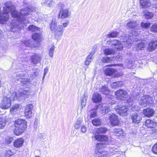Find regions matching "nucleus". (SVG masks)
<instances>
[{
    "instance_id": "nucleus-13",
    "label": "nucleus",
    "mask_w": 157,
    "mask_h": 157,
    "mask_svg": "<svg viewBox=\"0 0 157 157\" xmlns=\"http://www.w3.org/2000/svg\"><path fill=\"white\" fill-rule=\"evenodd\" d=\"M157 124V123L154 120L148 119L145 121V125L148 128H155Z\"/></svg>"
},
{
    "instance_id": "nucleus-18",
    "label": "nucleus",
    "mask_w": 157,
    "mask_h": 157,
    "mask_svg": "<svg viewBox=\"0 0 157 157\" xmlns=\"http://www.w3.org/2000/svg\"><path fill=\"white\" fill-rule=\"evenodd\" d=\"M31 60L34 64L38 63L41 60V56L39 54H35L31 57Z\"/></svg>"
},
{
    "instance_id": "nucleus-55",
    "label": "nucleus",
    "mask_w": 157,
    "mask_h": 157,
    "mask_svg": "<svg viewBox=\"0 0 157 157\" xmlns=\"http://www.w3.org/2000/svg\"><path fill=\"white\" fill-rule=\"evenodd\" d=\"M101 141H106L108 139V137L105 136L101 135Z\"/></svg>"
},
{
    "instance_id": "nucleus-63",
    "label": "nucleus",
    "mask_w": 157,
    "mask_h": 157,
    "mask_svg": "<svg viewBox=\"0 0 157 157\" xmlns=\"http://www.w3.org/2000/svg\"><path fill=\"white\" fill-rule=\"evenodd\" d=\"M30 12H31L32 11H33V10L31 11V9L30 8ZM31 13V12H30V13Z\"/></svg>"
},
{
    "instance_id": "nucleus-33",
    "label": "nucleus",
    "mask_w": 157,
    "mask_h": 157,
    "mask_svg": "<svg viewBox=\"0 0 157 157\" xmlns=\"http://www.w3.org/2000/svg\"><path fill=\"white\" fill-rule=\"evenodd\" d=\"M148 99H141L139 101V104L143 107H146L147 106Z\"/></svg>"
},
{
    "instance_id": "nucleus-7",
    "label": "nucleus",
    "mask_w": 157,
    "mask_h": 157,
    "mask_svg": "<svg viewBox=\"0 0 157 157\" xmlns=\"http://www.w3.org/2000/svg\"><path fill=\"white\" fill-rule=\"evenodd\" d=\"M33 75H30V76L27 78H25L24 77V74H19L17 75V77L18 79H21L20 81L23 82H29L31 80L33 79L36 76L38 75V72L36 71L33 72Z\"/></svg>"
},
{
    "instance_id": "nucleus-23",
    "label": "nucleus",
    "mask_w": 157,
    "mask_h": 157,
    "mask_svg": "<svg viewBox=\"0 0 157 157\" xmlns=\"http://www.w3.org/2000/svg\"><path fill=\"white\" fill-rule=\"evenodd\" d=\"M132 121L134 123H139L142 119V117L138 115L137 113H135L132 116Z\"/></svg>"
},
{
    "instance_id": "nucleus-56",
    "label": "nucleus",
    "mask_w": 157,
    "mask_h": 157,
    "mask_svg": "<svg viewBox=\"0 0 157 157\" xmlns=\"http://www.w3.org/2000/svg\"><path fill=\"white\" fill-rule=\"evenodd\" d=\"M118 87H121L123 84V82L122 81H117Z\"/></svg>"
},
{
    "instance_id": "nucleus-35",
    "label": "nucleus",
    "mask_w": 157,
    "mask_h": 157,
    "mask_svg": "<svg viewBox=\"0 0 157 157\" xmlns=\"http://www.w3.org/2000/svg\"><path fill=\"white\" fill-rule=\"evenodd\" d=\"M6 121L4 119L0 117V129L4 128L6 125Z\"/></svg>"
},
{
    "instance_id": "nucleus-58",
    "label": "nucleus",
    "mask_w": 157,
    "mask_h": 157,
    "mask_svg": "<svg viewBox=\"0 0 157 157\" xmlns=\"http://www.w3.org/2000/svg\"><path fill=\"white\" fill-rule=\"evenodd\" d=\"M38 123V120L37 119H36L34 122V126L36 127Z\"/></svg>"
},
{
    "instance_id": "nucleus-37",
    "label": "nucleus",
    "mask_w": 157,
    "mask_h": 157,
    "mask_svg": "<svg viewBox=\"0 0 157 157\" xmlns=\"http://www.w3.org/2000/svg\"><path fill=\"white\" fill-rule=\"evenodd\" d=\"M81 123L82 121L81 120L79 119L77 120L74 124V128L76 129L79 128L81 126Z\"/></svg>"
},
{
    "instance_id": "nucleus-12",
    "label": "nucleus",
    "mask_w": 157,
    "mask_h": 157,
    "mask_svg": "<svg viewBox=\"0 0 157 157\" xmlns=\"http://www.w3.org/2000/svg\"><path fill=\"white\" fill-rule=\"evenodd\" d=\"M157 47V41L151 40L148 44L147 49L149 52H152L155 50Z\"/></svg>"
},
{
    "instance_id": "nucleus-28",
    "label": "nucleus",
    "mask_w": 157,
    "mask_h": 157,
    "mask_svg": "<svg viewBox=\"0 0 157 157\" xmlns=\"http://www.w3.org/2000/svg\"><path fill=\"white\" fill-rule=\"evenodd\" d=\"M32 38L35 40L40 41L41 40V34L38 33H34L32 35Z\"/></svg>"
},
{
    "instance_id": "nucleus-4",
    "label": "nucleus",
    "mask_w": 157,
    "mask_h": 157,
    "mask_svg": "<svg viewBox=\"0 0 157 157\" xmlns=\"http://www.w3.org/2000/svg\"><path fill=\"white\" fill-rule=\"evenodd\" d=\"M107 44L111 45L112 48H107L103 51L104 54L105 55L113 54L116 50L120 51L123 49V46L120 41L116 40H110L107 41Z\"/></svg>"
},
{
    "instance_id": "nucleus-45",
    "label": "nucleus",
    "mask_w": 157,
    "mask_h": 157,
    "mask_svg": "<svg viewBox=\"0 0 157 157\" xmlns=\"http://www.w3.org/2000/svg\"><path fill=\"white\" fill-rule=\"evenodd\" d=\"M151 31L152 32H157V24H154L152 26Z\"/></svg>"
},
{
    "instance_id": "nucleus-47",
    "label": "nucleus",
    "mask_w": 157,
    "mask_h": 157,
    "mask_svg": "<svg viewBox=\"0 0 157 157\" xmlns=\"http://www.w3.org/2000/svg\"><path fill=\"white\" fill-rule=\"evenodd\" d=\"M135 33V32H132V36H130L126 40V41L127 42H128L129 40H131L132 39V38H134V39H135V37H136V35L135 34H133V33Z\"/></svg>"
},
{
    "instance_id": "nucleus-26",
    "label": "nucleus",
    "mask_w": 157,
    "mask_h": 157,
    "mask_svg": "<svg viewBox=\"0 0 157 157\" xmlns=\"http://www.w3.org/2000/svg\"><path fill=\"white\" fill-rule=\"evenodd\" d=\"M99 91L102 94L106 95L108 94L110 91L109 89L108 88L107 86L106 85L102 86L99 89Z\"/></svg>"
},
{
    "instance_id": "nucleus-15",
    "label": "nucleus",
    "mask_w": 157,
    "mask_h": 157,
    "mask_svg": "<svg viewBox=\"0 0 157 157\" xmlns=\"http://www.w3.org/2000/svg\"><path fill=\"white\" fill-rule=\"evenodd\" d=\"M138 25L136 21L131 20L128 21L127 23L126 27L129 29H135L137 27Z\"/></svg>"
},
{
    "instance_id": "nucleus-1",
    "label": "nucleus",
    "mask_w": 157,
    "mask_h": 157,
    "mask_svg": "<svg viewBox=\"0 0 157 157\" xmlns=\"http://www.w3.org/2000/svg\"><path fill=\"white\" fill-rule=\"evenodd\" d=\"M69 23V20H66L62 24V26L57 25V22L55 19H53L50 25V29L54 32L56 39L60 40L63 33V27H66Z\"/></svg>"
},
{
    "instance_id": "nucleus-62",
    "label": "nucleus",
    "mask_w": 157,
    "mask_h": 157,
    "mask_svg": "<svg viewBox=\"0 0 157 157\" xmlns=\"http://www.w3.org/2000/svg\"><path fill=\"white\" fill-rule=\"evenodd\" d=\"M35 157H41L39 155H37V156H35Z\"/></svg>"
},
{
    "instance_id": "nucleus-31",
    "label": "nucleus",
    "mask_w": 157,
    "mask_h": 157,
    "mask_svg": "<svg viewBox=\"0 0 157 157\" xmlns=\"http://www.w3.org/2000/svg\"><path fill=\"white\" fill-rule=\"evenodd\" d=\"M144 15L147 19H150L153 17V14L152 13L149 12L147 11L144 10L143 11Z\"/></svg>"
},
{
    "instance_id": "nucleus-36",
    "label": "nucleus",
    "mask_w": 157,
    "mask_h": 157,
    "mask_svg": "<svg viewBox=\"0 0 157 157\" xmlns=\"http://www.w3.org/2000/svg\"><path fill=\"white\" fill-rule=\"evenodd\" d=\"M92 123L94 126H99L101 123V121L99 119L95 118L92 121Z\"/></svg>"
},
{
    "instance_id": "nucleus-46",
    "label": "nucleus",
    "mask_w": 157,
    "mask_h": 157,
    "mask_svg": "<svg viewBox=\"0 0 157 157\" xmlns=\"http://www.w3.org/2000/svg\"><path fill=\"white\" fill-rule=\"evenodd\" d=\"M93 138L98 141H101V135H95Z\"/></svg>"
},
{
    "instance_id": "nucleus-57",
    "label": "nucleus",
    "mask_w": 157,
    "mask_h": 157,
    "mask_svg": "<svg viewBox=\"0 0 157 157\" xmlns=\"http://www.w3.org/2000/svg\"><path fill=\"white\" fill-rule=\"evenodd\" d=\"M64 5L61 2L59 3L58 4V6L61 8L62 9H63L64 7Z\"/></svg>"
},
{
    "instance_id": "nucleus-59",
    "label": "nucleus",
    "mask_w": 157,
    "mask_h": 157,
    "mask_svg": "<svg viewBox=\"0 0 157 157\" xmlns=\"http://www.w3.org/2000/svg\"><path fill=\"white\" fill-rule=\"evenodd\" d=\"M43 19H44V16L43 15H42V17H41V18H40L39 17L37 19V21H38L39 22H40V21L43 20Z\"/></svg>"
},
{
    "instance_id": "nucleus-61",
    "label": "nucleus",
    "mask_w": 157,
    "mask_h": 157,
    "mask_svg": "<svg viewBox=\"0 0 157 157\" xmlns=\"http://www.w3.org/2000/svg\"><path fill=\"white\" fill-rule=\"evenodd\" d=\"M2 31L0 29V36L2 34Z\"/></svg>"
},
{
    "instance_id": "nucleus-41",
    "label": "nucleus",
    "mask_w": 157,
    "mask_h": 157,
    "mask_svg": "<svg viewBox=\"0 0 157 157\" xmlns=\"http://www.w3.org/2000/svg\"><path fill=\"white\" fill-rule=\"evenodd\" d=\"M150 25L151 24L149 23H144L142 22L141 24V26L142 28L144 29L148 28Z\"/></svg>"
},
{
    "instance_id": "nucleus-60",
    "label": "nucleus",
    "mask_w": 157,
    "mask_h": 157,
    "mask_svg": "<svg viewBox=\"0 0 157 157\" xmlns=\"http://www.w3.org/2000/svg\"><path fill=\"white\" fill-rule=\"evenodd\" d=\"M111 102V103L110 104H114L115 103L116 101L115 100H112V99H109V102Z\"/></svg>"
},
{
    "instance_id": "nucleus-22",
    "label": "nucleus",
    "mask_w": 157,
    "mask_h": 157,
    "mask_svg": "<svg viewBox=\"0 0 157 157\" xmlns=\"http://www.w3.org/2000/svg\"><path fill=\"white\" fill-rule=\"evenodd\" d=\"M20 111V107L18 104L13 105L10 109V113L12 115H15L19 112Z\"/></svg>"
},
{
    "instance_id": "nucleus-17",
    "label": "nucleus",
    "mask_w": 157,
    "mask_h": 157,
    "mask_svg": "<svg viewBox=\"0 0 157 157\" xmlns=\"http://www.w3.org/2000/svg\"><path fill=\"white\" fill-rule=\"evenodd\" d=\"M140 4L143 8H148L151 5L150 0H140Z\"/></svg>"
},
{
    "instance_id": "nucleus-11",
    "label": "nucleus",
    "mask_w": 157,
    "mask_h": 157,
    "mask_svg": "<svg viewBox=\"0 0 157 157\" xmlns=\"http://www.w3.org/2000/svg\"><path fill=\"white\" fill-rule=\"evenodd\" d=\"M70 14L68 9H61L60 10L59 17L61 19H64L69 17Z\"/></svg>"
},
{
    "instance_id": "nucleus-6",
    "label": "nucleus",
    "mask_w": 157,
    "mask_h": 157,
    "mask_svg": "<svg viewBox=\"0 0 157 157\" xmlns=\"http://www.w3.org/2000/svg\"><path fill=\"white\" fill-rule=\"evenodd\" d=\"M109 153H108L106 151H103L101 149H96L95 151L96 154L98 155V157H108L109 154L112 153L114 154L115 152H119V154H120L121 151H119V148L117 146H112L109 147Z\"/></svg>"
},
{
    "instance_id": "nucleus-19",
    "label": "nucleus",
    "mask_w": 157,
    "mask_h": 157,
    "mask_svg": "<svg viewBox=\"0 0 157 157\" xmlns=\"http://www.w3.org/2000/svg\"><path fill=\"white\" fill-rule=\"evenodd\" d=\"M143 112L145 116L148 117H150L153 115L155 111L152 109L147 108L144 109Z\"/></svg>"
},
{
    "instance_id": "nucleus-30",
    "label": "nucleus",
    "mask_w": 157,
    "mask_h": 157,
    "mask_svg": "<svg viewBox=\"0 0 157 157\" xmlns=\"http://www.w3.org/2000/svg\"><path fill=\"white\" fill-rule=\"evenodd\" d=\"M116 71L114 69L109 68L106 69L105 71V74L107 75L110 76L115 73Z\"/></svg>"
},
{
    "instance_id": "nucleus-32",
    "label": "nucleus",
    "mask_w": 157,
    "mask_h": 157,
    "mask_svg": "<svg viewBox=\"0 0 157 157\" xmlns=\"http://www.w3.org/2000/svg\"><path fill=\"white\" fill-rule=\"evenodd\" d=\"M113 60V58L108 57H105L101 59V61L103 63H108L111 62Z\"/></svg>"
},
{
    "instance_id": "nucleus-52",
    "label": "nucleus",
    "mask_w": 157,
    "mask_h": 157,
    "mask_svg": "<svg viewBox=\"0 0 157 157\" xmlns=\"http://www.w3.org/2000/svg\"><path fill=\"white\" fill-rule=\"evenodd\" d=\"M48 67H47L45 68L44 70V76H43V80L45 76L48 73Z\"/></svg>"
},
{
    "instance_id": "nucleus-34",
    "label": "nucleus",
    "mask_w": 157,
    "mask_h": 157,
    "mask_svg": "<svg viewBox=\"0 0 157 157\" xmlns=\"http://www.w3.org/2000/svg\"><path fill=\"white\" fill-rule=\"evenodd\" d=\"M118 33L116 31L108 33L107 35V37L108 38H114L117 37Z\"/></svg>"
},
{
    "instance_id": "nucleus-20",
    "label": "nucleus",
    "mask_w": 157,
    "mask_h": 157,
    "mask_svg": "<svg viewBox=\"0 0 157 157\" xmlns=\"http://www.w3.org/2000/svg\"><path fill=\"white\" fill-rule=\"evenodd\" d=\"M10 102L8 99H3L0 105V107L2 109H7L9 106Z\"/></svg>"
},
{
    "instance_id": "nucleus-8",
    "label": "nucleus",
    "mask_w": 157,
    "mask_h": 157,
    "mask_svg": "<svg viewBox=\"0 0 157 157\" xmlns=\"http://www.w3.org/2000/svg\"><path fill=\"white\" fill-rule=\"evenodd\" d=\"M116 110V112L121 116H125L128 114V108L126 106H118Z\"/></svg>"
},
{
    "instance_id": "nucleus-21",
    "label": "nucleus",
    "mask_w": 157,
    "mask_h": 157,
    "mask_svg": "<svg viewBox=\"0 0 157 157\" xmlns=\"http://www.w3.org/2000/svg\"><path fill=\"white\" fill-rule=\"evenodd\" d=\"M24 142V139L22 138H20L16 140L13 142V146L17 148L19 147L22 146Z\"/></svg>"
},
{
    "instance_id": "nucleus-39",
    "label": "nucleus",
    "mask_w": 157,
    "mask_h": 157,
    "mask_svg": "<svg viewBox=\"0 0 157 157\" xmlns=\"http://www.w3.org/2000/svg\"><path fill=\"white\" fill-rule=\"evenodd\" d=\"M107 131V128L104 127H100L97 130V132L98 133H105Z\"/></svg>"
},
{
    "instance_id": "nucleus-42",
    "label": "nucleus",
    "mask_w": 157,
    "mask_h": 157,
    "mask_svg": "<svg viewBox=\"0 0 157 157\" xmlns=\"http://www.w3.org/2000/svg\"><path fill=\"white\" fill-rule=\"evenodd\" d=\"M39 28L36 27L35 26L33 25H30L29 27V30L32 32L37 30H39Z\"/></svg>"
},
{
    "instance_id": "nucleus-38",
    "label": "nucleus",
    "mask_w": 157,
    "mask_h": 157,
    "mask_svg": "<svg viewBox=\"0 0 157 157\" xmlns=\"http://www.w3.org/2000/svg\"><path fill=\"white\" fill-rule=\"evenodd\" d=\"M22 43L23 44L25 45L26 46H30L31 47H36L37 45H31V44H32V42L28 40H25L24 41H22Z\"/></svg>"
},
{
    "instance_id": "nucleus-50",
    "label": "nucleus",
    "mask_w": 157,
    "mask_h": 157,
    "mask_svg": "<svg viewBox=\"0 0 157 157\" xmlns=\"http://www.w3.org/2000/svg\"><path fill=\"white\" fill-rule=\"evenodd\" d=\"M132 62H129V63L127 64V68H134L133 66L132 65Z\"/></svg>"
},
{
    "instance_id": "nucleus-49",
    "label": "nucleus",
    "mask_w": 157,
    "mask_h": 157,
    "mask_svg": "<svg viewBox=\"0 0 157 157\" xmlns=\"http://www.w3.org/2000/svg\"><path fill=\"white\" fill-rule=\"evenodd\" d=\"M86 100V99H82L81 101V105L82 108L85 107V106Z\"/></svg>"
},
{
    "instance_id": "nucleus-29",
    "label": "nucleus",
    "mask_w": 157,
    "mask_h": 157,
    "mask_svg": "<svg viewBox=\"0 0 157 157\" xmlns=\"http://www.w3.org/2000/svg\"><path fill=\"white\" fill-rule=\"evenodd\" d=\"M97 108L93 109L89 111L90 113V117L91 118H94L97 115Z\"/></svg>"
},
{
    "instance_id": "nucleus-54",
    "label": "nucleus",
    "mask_w": 157,
    "mask_h": 157,
    "mask_svg": "<svg viewBox=\"0 0 157 157\" xmlns=\"http://www.w3.org/2000/svg\"><path fill=\"white\" fill-rule=\"evenodd\" d=\"M94 102L98 103L100 102L101 101V99H92Z\"/></svg>"
},
{
    "instance_id": "nucleus-3",
    "label": "nucleus",
    "mask_w": 157,
    "mask_h": 157,
    "mask_svg": "<svg viewBox=\"0 0 157 157\" xmlns=\"http://www.w3.org/2000/svg\"><path fill=\"white\" fill-rule=\"evenodd\" d=\"M12 128L14 134L16 136H20L26 129V121L24 119H19L16 120L15 121Z\"/></svg>"
},
{
    "instance_id": "nucleus-51",
    "label": "nucleus",
    "mask_w": 157,
    "mask_h": 157,
    "mask_svg": "<svg viewBox=\"0 0 157 157\" xmlns=\"http://www.w3.org/2000/svg\"><path fill=\"white\" fill-rule=\"evenodd\" d=\"M87 128L84 126H82L81 128V131L82 133H85L86 132Z\"/></svg>"
},
{
    "instance_id": "nucleus-10",
    "label": "nucleus",
    "mask_w": 157,
    "mask_h": 157,
    "mask_svg": "<svg viewBox=\"0 0 157 157\" xmlns=\"http://www.w3.org/2000/svg\"><path fill=\"white\" fill-rule=\"evenodd\" d=\"M110 124L113 126H117L119 124V120L117 116L115 114H112L109 117Z\"/></svg>"
},
{
    "instance_id": "nucleus-14",
    "label": "nucleus",
    "mask_w": 157,
    "mask_h": 157,
    "mask_svg": "<svg viewBox=\"0 0 157 157\" xmlns=\"http://www.w3.org/2000/svg\"><path fill=\"white\" fill-rule=\"evenodd\" d=\"M116 97L117 98H125L128 94L126 90L123 89H120L117 91L115 93Z\"/></svg>"
},
{
    "instance_id": "nucleus-27",
    "label": "nucleus",
    "mask_w": 157,
    "mask_h": 157,
    "mask_svg": "<svg viewBox=\"0 0 157 157\" xmlns=\"http://www.w3.org/2000/svg\"><path fill=\"white\" fill-rule=\"evenodd\" d=\"M113 134L117 136H121L123 134V130L120 128H115L113 130Z\"/></svg>"
},
{
    "instance_id": "nucleus-64",
    "label": "nucleus",
    "mask_w": 157,
    "mask_h": 157,
    "mask_svg": "<svg viewBox=\"0 0 157 157\" xmlns=\"http://www.w3.org/2000/svg\"><path fill=\"white\" fill-rule=\"evenodd\" d=\"M131 44V42H129V44H128V45H129V44Z\"/></svg>"
},
{
    "instance_id": "nucleus-5",
    "label": "nucleus",
    "mask_w": 157,
    "mask_h": 157,
    "mask_svg": "<svg viewBox=\"0 0 157 157\" xmlns=\"http://www.w3.org/2000/svg\"><path fill=\"white\" fill-rule=\"evenodd\" d=\"M10 11V2H7L4 4L3 12L2 13L0 7V24H5L9 19L8 13Z\"/></svg>"
},
{
    "instance_id": "nucleus-40",
    "label": "nucleus",
    "mask_w": 157,
    "mask_h": 157,
    "mask_svg": "<svg viewBox=\"0 0 157 157\" xmlns=\"http://www.w3.org/2000/svg\"><path fill=\"white\" fill-rule=\"evenodd\" d=\"M55 48L54 45H52L51 46L49 49L48 54L51 57H52L53 56Z\"/></svg>"
},
{
    "instance_id": "nucleus-25",
    "label": "nucleus",
    "mask_w": 157,
    "mask_h": 157,
    "mask_svg": "<svg viewBox=\"0 0 157 157\" xmlns=\"http://www.w3.org/2000/svg\"><path fill=\"white\" fill-rule=\"evenodd\" d=\"M41 3L42 5L51 7L54 5V2L53 0H43Z\"/></svg>"
},
{
    "instance_id": "nucleus-2",
    "label": "nucleus",
    "mask_w": 157,
    "mask_h": 157,
    "mask_svg": "<svg viewBox=\"0 0 157 157\" xmlns=\"http://www.w3.org/2000/svg\"><path fill=\"white\" fill-rule=\"evenodd\" d=\"M30 12V9L29 8H26L24 9H21L19 14V13L15 10L14 6L10 3V14L13 17L16 18L17 19V25L18 24L17 23L18 21L23 22L25 19V17L29 15Z\"/></svg>"
},
{
    "instance_id": "nucleus-44",
    "label": "nucleus",
    "mask_w": 157,
    "mask_h": 157,
    "mask_svg": "<svg viewBox=\"0 0 157 157\" xmlns=\"http://www.w3.org/2000/svg\"><path fill=\"white\" fill-rule=\"evenodd\" d=\"M136 47L138 48V49H142V48L145 47V44L141 42L137 44Z\"/></svg>"
},
{
    "instance_id": "nucleus-9",
    "label": "nucleus",
    "mask_w": 157,
    "mask_h": 157,
    "mask_svg": "<svg viewBox=\"0 0 157 157\" xmlns=\"http://www.w3.org/2000/svg\"><path fill=\"white\" fill-rule=\"evenodd\" d=\"M33 108V106L31 104L27 105L25 110V116L27 118H29L32 116V110Z\"/></svg>"
},
{
    "instance_id": "nucleus-48",
    "label": "nucleus",
    "mask_w": 157,
    "mask_h": 157,
    "mask_svg": "<svg viewBox=\"0 0 157 157\" xmlns=\"http://www.w3.org/2000/svg\"><path fill=\"white\" fill-rule=\"evenodd\" d=\"M101 95L97 92H95L93 95V98H101Z\"/></svg>"
},
{
    "instance_id": "nucleus-16",
    "label": "nucleus",
    "mask_w": 157,
    "mask_h": 157,
    "mask_svg": "<svg viewBox=\"0 0 157 157\" xmlns=\"http://www.w3.org/2000/svg\"><path fill=\"white\" fill-rule=\"evenodd\" d=\"M97 109H99L100 110V112L102 113H108L110 111V108L108 106H105V105H99L96 107Z\"/></svg>"
},
{
    "instance_id": "nucleus-24",
    "label": "nucleus",
    "mask_w": 157,
    "mask_h": 157,
    "mask_svg": "<svg viewBox=\"0 0 157 157\" xmlns=\"http://www.w3.org/2000/svg\"><path fill=\"white\" fill-rule=\"evenodd\" d=\"M94 54V52H92L90 53V54L86 57L84 62V64L88 66L89 65L90 63L92 61L93 59L92 57Z\"/></svg>"
},
{
    "instance_id": "nucleus-53",
    "label": "nucleus",
    "mask_w": 157,
    "mask_h": 157,
    "mask_svg": "<svg viewBox=\"0 0 157 157\" xmlns=\"http://www.w3.org/2000/svg\"><path fill=\"white\" fill-rule=\"evenodd\" d=\"M111 86L112 88H115L118 87L117 82L112 83Z\"/></svg>"
},
{
    "instance_id": "nucleus-43",
    "label": "nucleus",
    "mask_w": 157,
    "mask_h": 157,
    "mask_svg": "<svg viewBox=\"0 0 157 157\" xmlns=\"http://www.w3.org/2000/svg\"><path fill=\"white\" fill-rule=\"evenodd\" d=\"M152 151L154 154L157 155V143L153 146Z\"/></svg>"
}]
</instances>
